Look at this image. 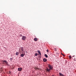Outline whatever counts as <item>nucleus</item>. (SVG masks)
<instances>
[{
  "label": "nucleus",
  "mask_w": 76,
  "mask_h": 76,
  "mask_svg": "<svg viewBox=\"0 0 76 76\" xmlns=\"http://www.w3.org/2000/svg\"><path fill=\"white\" fill-rule=\"evenodd\" d=\"M48 68H47L46 69V72H50V71H51V70H52V69H53V67H52V66L51 65H50V64H48Z\"/></svg>",
  "instance_id": "1"
},
{
  "label": "nucleus",
  "mask_w": 76,
  "mask_h": 76,
  "mask_svg": "<svg viewBox=\"0 0 76 76\" xmlns=\"http://www.w3.org/2000/svg\"><path fill=\"white\" fill-rule=\"evenodd\" d=\"M1 62H2V63L4 64H5V65H8V62L6 61V60H2Z\"/></svg>",
  "instance_id": "2"
},
{
  "label": "nucleus",
  "mask_w": 76,
  "mask_h": 76,
  "mask_svg": "<svg viewBox=\"0 0 76 76\" xmlns=\"http://www.w3.org/2000/svg\"><path fill=\"white\" fill-rule=\"evenodd\" d=\"M24 48L23 47H21L20 48V51L21 53H23V49Z\"/></svg>",
  "instance_id": "3"
},
{
  "label": "nucleus",
  "mask_w": 76,
  "mask_h": 76,
  "mask_svg": "<svg viewBox=\"0 0 76 76\" xmlns=\"http://www.w3.org/2000/svg\"><path fill=\"white\" fill-rule=\"evenodd\" d=\"M26 37L25 36H23L22 37V40H25V39H26Z\"/></svg>",
  "instance_id": "4"
},
{
  "label": "nucleus",
  "mask_w": 76,
  "mask_h": 76,
  "mask_svg": "<svg viewBox=\"0 0 76 76\" xmlns=\"http://www.w3.org/2000/svg\"><path fill=\"white\" fill-rule=\"evenodd\" d=\"M18 71H21L22 70V68H18Z\"/></svg>",
  "instance_id": "5"
},
{
  "label": "nucleus",
  "mask_w": 76,
  "mask_h": 76,
  "mask_svg": "<svg viewBox=\"0 0 76 76\" xmlns=\"http://www.w3.org/2000/svg\"><path fill=\"white\" fill-rule=\"evenodd\" d=\"M59 76H63L64 75L62 73H61L59 72Z\"/></svg>",
  "instance_id": "6"
},
{
  "label": "nucleus",
  "mask_w": 76,
  "mask_h": 76,
  "mask_svg": "<svg viewBox=\"0 0 76 76\" xmlns=\"http://www.w3.org/2000/svg\"><path fill=\"white\" fill-rule=\"evenodd\" d=\"M43 61H44V62H46V61H47V60L46 58H44L43 59Z\"/></svg>",
  "instance_id": "7"
},
{
  "label": "nucleus",
  "mask_w": 76,
  "mask_h": 76,
  "mask_svg": "<svg viewBox=\"0 0 76 76\" xmlns=\"http://www.w3.org/2000/svg\"><path fill=\"white\" fill-rule=\"evenodd\" d=\"M34 40L35 41H38V39H37V38H34Z\"/></svg>",
  "instance_id": "8"
},
{
  "label": "nucleus",
  "mask_w": 76,
  "mask_h": 76,
  "mask_svg": "<svg viewBox=\"0 0 76 76\" xmlns=\"http://www.w3.org/2000/svg\"><path fill=\"white\" fill-rule=\"evenodd\" d=\"M20 56L21 57H23L24 56V54H21Z\"/></svg>",
  "instance_id": "9"
},
{
  "label": "nucleus",
  "mask_w": 76,
  "mask_h": 76,
  "mask_svg": "<svg viewBox=\"0 0 76 76\" xmlns=\"http://www.w3.org/2000/svg\"><path fill=\"white\" fill-rule=\"evenodd\" d=\"M16 56H18L19 55V53L18 52H17L16 53Z\"/></svg>",
  "instance_id": "10"
},
{
  "label": "nucleus",
  "mask_w": 76,
  "mask_h": 76,
  "mask_svg": "<svg viewBox=\"0 0 76 76\" xmlns=\"http://www.w3.org/2000/svg\"><path fill=\"white\" fill-rule=\"evenodd\" d=\"M45 57H46V58H48V56H47V54H45Z\"/></svg>",
  "instance_id": "11"
},
{
  "label": "nucleus",
  "mask_w": 76,
  "mask_h": 76,
  "mask_svg": "<svg viewBox=\"0 0 76 76\" xmlns=\"http://www.w3.org/2000/svg\"><path fill=\"white\" fill-rule=\"evenodd\" d=\"M37 55H39V54H37V53H36L35 54L34 56H37Z\"/></svg>",
  "instance_id": "12"
},
{
  "label": "nucleus",
  "mask_w": 76,
  "mask_h": 76,
  "mask_svg": "<svg viewBox=\"0 0 76 76\" xmlns=\"http://www.w3.org/2000/svg\"><path fill=\"white\" fill-rule=\"evenodd\" d=\"M69 58H70V59H72V56H71L70 55L69 56Z\"/></svg>",
  "instance_id": "13"
},
{
  "label": "nucleus",
  "mask_w": 76,
  "mask_h": 76,
  "mask_svg": "<svg viewBox=\"0 0 76 76\" xmlns=\"http://www.w3.org/2000/svg\"><path fill=\"white\" fill-rule=\"evenodd\" d=\"M54 49H55L54 50L56 51H57V49H56V48Z\"/></svg>",
  "instance_id": "14"
},
{
  "label": "nucleus",
  "mask_w": 76,
  "mask_h": 76,
  "mask_svg": "<svg viewBox=\"0 0 76 76\" xmlns=\"http://www.w3.org/2000/svg\"><path fill=\"white\" fill-rule=\"evenodd\" d=\"M38 53H39L40 52V51L39 50H38L37 51Z\"/></svg>",
  "instance_id": "15"
},
{
  "label": "nucleus",
  "mask_w": 76,
  "mask_h": 76,
  "mask_svg": "<svg viewBox=\"0 0 76 76\" xmlns=\"http://www.w3.org/2000/svg\"><path fill=\"white\" fill-rule=\"evenodd\" d=\"M39 53L40 56H41V52Z\"/></svg>",
  "instance_id": "16"
},
{
  "label": "nucleus",
  "mask_w": 76,
  "mask_h": 76,
  "mask_svg": "<svg viewBox=\"0 0 76 76\" xmlns=\"http://www.w3.org/2000/svg\"><path fill=\"white\" fill-rule=\"evenodd\" d=\"M20 37H22V34H20Z\"/></svg>",
  "instance_id": "17"
},
{
  "label": "nucleus",
  "mask_w": 76,
  "mask_h": 76,
  "mask_svg": "<svg viewBox=\"0 0 76 76\" xmlns=\"http://www.w3.org/2000/svg\"><path fill=\"white\" fill-rule=\"evenodd\" d=\"M61 54H62V55H63V56H65L64 55V54H63L62 53H61Z\"/></svg>",
  "instance_id": "18"
},
{
  "label": "nucleus",
  "mask_w": 76,
  "mask_h": 76,
  "mask_svg": "<svg viewBox=\"0 0 76 76\" xmlns=\"http://www.w3.org/2000/svg\"><path fill=\"white\" fill-rule=\"evenodd\" d=\"M46 51H47V52L48 53V50H46Z\"/></svg>",
  "instance_id": "19"
},
{
  "label": "nucleus",
  "mask_w": 76,
  "mask_h": 76,
  "mask_svg": "<svg viewBox=\"0 0 76 76\" xmlns=\"http://www.w3.org/2000/svg\"><path fill=\"white\" fill-rule=\"evenodd\" d=\"M74 60H75V61H76V58H75L74 59Z\"/></svg>",
  "instance_id": "20"
},
{
  "label": "nucleus",
  "mask_w": 76,
  "mask_h": 76,
  "mask_svg": "<svg viewBox=\"0 0 76 76\" xmlns=\"http://www.w3.org/2000/svg\"><path fill=\"white\" fill-rule=\"evenodd\" d=\"M75 57V56H74V55L72 56V57Z\"/></svg>",
  "instance_id": "21"
},
{
  "label": "nucleus",
  "mask_w": 76,
  "mask_h": 76,
  "mask_svg": "<svg viewBox=\"0 0 76 76\" xmlns=\"http://www.w3.org/2000/svg\"><path fill=\"white\" fill-rule=\"evenodd\" d=\"M1 70H3V69H1Z\"/></svg>",
  "instance_id": "22"
},
{
  "label": "nucleus",
  "mask_w": 76,
  "mask_h": 76,
  "mask_svg": "<svg viewBox=\"0 0 76 76\" xmlns=\"http://www.w3.org/2000/svg\"><path fill=\"white\" fill-rule=\"evenodd\" d=\"M38 69V68H36V69Z\"/></svg>",
  "instance_id": "23"
},
{
  "label": "nucleus",
  "mask_w": 76,
  "mask_h": 76,
  "mask_svg": "<svg viewBox=\"0 0 76 76\" xmlns=\"http://www.w3.org/2000/svg\"><path fill=\"white\" fill-rule=\"evenodd\" d=\"M11 59H12V58H11Z\"/></svg>",
  "instance_id": "24"
}]
</instances>
